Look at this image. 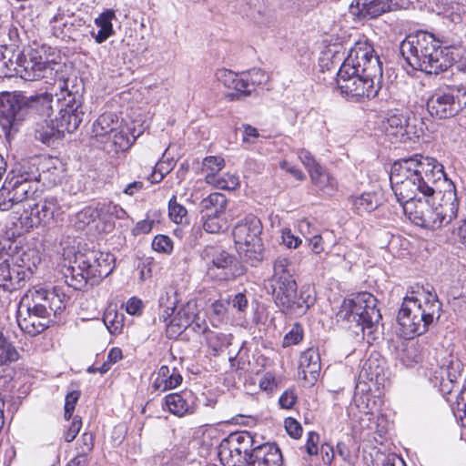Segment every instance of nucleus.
<instances>
[{
  "instance_id": "23",
  "label": "nucleus",
  "mask_w": 466,
  "mask_h": 466,
  "mask_svg": "<svg viewBox=\"0 0 466 466\" xmlns=\"http://www.w3.org/2000/svg\"><path fill=\"white\" fill-rule=\"evenodd\" d=\"M350 208L357 215L362 216L377 209L381 205V199L376 192H364L358 196L348 198Z\"/></svg>"
},
{
  "instance_id": "22",
  "label": "nucleus",
  "mask_w": 466,
  "mask_h": 466,
  "mask_svg": "<svg viewBox=\"0 0 466 466\" xmlns=\"http://www.w3.org/2000/svg\"><path fill=\"white\" fill-rule=\"evenodd\" d=\"M464 370V365L458 358H453L449 360L448 364L442 369V373H445L447 377V382L442 381L441 383V390L443 395L451 394L453 388L459 386L462 380V374Z\"/></svg>"
},
{
  "instance_id": "9",
  "label": "nucleus",
  "mask_w": 466,
  "mask_h": 466,
  "mask_svg": "<svg viewBox=\"0 0 466 466\" xmlns=\"http://www.w3.org/2000/svg\"><path fill=\"white\" fill-rule=\"evenodd\" d=\"M47 59L43 48L28 47L15 53L12 48L0 46V77L19 76L26 81L51 78L57 71L45 67Z\"/></svg>"
},
{
  "instance_id": "44",
  "label": "nucleus",
  "mask_w": 466,
  "mask_h": 466,
  "mask_svg": "<svg viewBox=\"0 0 466 466\" xmlns=\"http://www.w3.org/2000/svg\"><path fill=\"white\" fill-rule=\"evenodd\" d=\"M180 325L183 327V330L191 329L195 333L203 334L207 337L208 332L210 331L207 321L204 319H201L199 316L196 315L193 319H188L183 321Z\"/></svg>"
},
{
  "instance_id": "36",
  "label": "nucleus",
  "mask_w": 466,
  "mask_h": 466,
  "mask_svg": "<svg viewBox=\"0 0 466 466\" xmlns=\"http://www.w3.org/2000/svg\"><path fill=\"white\" fill-rule=\"evenodd\" d=\"M225 214H201V221L203 228L206 232L211 234H218L225 228H227V220L224 218Z\"/></svg>"
},
{
  "instance_id": "10",
  "label": "nucleus",
  "mask_w": 466,
  "mask_h": 466,
  "mask_svg": "<svg viewBox=\"0 0 466 466\" xmlns=\"http://www.w3.org/2000/svg\"><path fill=\"white\" fill-rule=\"evenodd\" d=\"M269 283L276 306L286 315L302 316L316 301L309 288L303 287L298 293L294 277L270 279Z\"/></svg>"
},
{
  "instance_id": "47",
  "label": "nucleus",
  "mask_w": 466,
  "mask_h": 466,
  "mask_svg": "<svg viewBox=\"0 0 466 466\" xmlns=\"http://www.w3.org/2000/svg\"><path fill=\"white\" fill-rule=\"evenodd\" d=\"M152 248L159 253L171 254L173 251V241L166 235H157L152 241Z\"/></svg>"
},
{
  "instance_id": "25",
  "label": "nucleus",
  "mask_w": 466,
  "mask_h": 466,
  "mask_svg": "<svg viewBox=\"0 0 466 466\" xmlns=\"http://www.w3.org/2000/svg\"><path fill=\"white\" fill-rule=\"evenodd\" d=\"M17 323L21 330L30 336H36L48 328V319L24 313L21 309L17 311Z\"/></svg>"
},
{
  "instance_id": "15",
  "label": "nucleus",
  "mask_w": 466,
  "mask_h": 466,
  "mask_svg": "<svg viewBox=\"0 0 466 466\" xmlns=\"http://www.w3.org/2000/svg\"><path fill=\"white\" fill-rule=\"evenodd\" d=\"M417 119L403 113H393L383 122V129L386 136L392 143H406L413 137H419L420 134L416 127Z\"/></svg>"
},
{
  "instance_id": "43",
  "label": "nucleus",
  "mask_w": 466,
  "mask_h": 466,
  "mask_svg": "<svg viewBox=\"0 0 466 466\" xmlns=\"http://www.w3.org/2000/svg\"><path fill=\"white\" fill-rule=\"evenodd\" d=\"M253 19L260 25H269L276 20L275 10L268 5H262L253 15Z\"/></svg>"
},
{
  "instance_id": "37",
  "label": "nucleus",
  "mask_w": 466,
  "mask_h": 466,
  "mask_svg": "<svg viewBox=\"0 0 466 466\" xmlns=\"http://www.w3.org/2000/svg\"><path fill=\"white\" fill-rule=\"evenodd\" d=\"M232 89L235 92L228 95L231 100L240 99L251 95L253 91L249 86V82L245 72L237 75V79Z\"/></svg>"
},
{
  "instance_id": "62",
  "label": "nucleus",
  "mask_w": 466,
  "mask_h": 466,
  "mask_svg": "<svg viewBox=\"0 0 466 466\" xmlns=\"http://www.w3.org/2000/svg\"><path fill=\"white\" fill-rule=\"evenodd\" d=\"M182 376L174 369L167 379L161 380L164 384L163 390L177 387L182 382Z\"/></svg>"
},
{
  "instance_id": "35",
  "label": "nucleus",
  "mask_w": 466,
  "mask_h": 466,
  "mask_svg": "<svg viewBox=\"0 0 466 466\" xmlns=\"http://www.w3.org/2000/svg\"><path fill=\"white\" fill-rule=\"evenodd\" d=\"M99 217L97 208L93 207H86L82 210L78 211L73 219L74 227L77 230H84L91 223L95 222Z\"/></svg>"
},
{
  "instance_id": "55",
  "label": "nucleus",
  "mask_w": 466,
  "mask_h": 466,
  "mask_svg": "<svg viewBox=\"0 0 466 466\" xmlns=\"http://www.w3.org/2000/svg\"><path fill=\"white\" fill-rule=\"evenodd\" d=\"M237 73L226 68L218 69L216 72V77L218 81L222 83L226 87L229 89H232L237 79Z\"/></svg>"
},
{
  "instance_id": "59",
  "label": "nucleus",
  "mask_w": 466,
  "mask_h": 466,
  "mask_svg": "<svg viewBox=\"0 0 466 466\" xmlns=\"http://www.w3.org/2000/svg\"><path fill=\"white\" fill-rule=\"evenodd\" d=\"M282 241L283 244L289 248H296L301 244V239L296 237L289 228L282 229Z\"/></svg>"
},
{
  "instance_id": "50",
  "label": "nucleus",
  "mask_w": 466,
  "mask_h": 466,
  "mask_svg": "<svg viewBox=\"0 0 466 466\" xmlns=\"http://www.w3.org/2000/svg\"><path fill=\"white\" fill-rule=\"evenodd\" d=\"M303 339V328L296 322L291 329L285 335L283 339V346L289 347L298 344Z\"/></svg>"
},
{
  "instance_id": "38",
  "label": "nucleus",
  "mask_w": 466,
  "mask_h": 466,
  "mask_svg": "<svg viewBox=\"0 0 466 466\" xmlns=\"http://www.w3.org/2000/svg\"><path fill=\"white\" fill-rule=\"evenodd\" d=\"M168 216L176 224L188 223L187 210L177 201L175 195H173L168 201Z\"/></svg>"
},
{
  "instance_id": "56",
  "label": "nucleus",
  "mask_w": 466,
  "mask_h": 466,
  "mask_svg": "<svg viewBox=\"0 0 466 466\" xmlns=\"http://www.w3.org/2000/svg\"><path fill=\"white\" fill-rule=\"evenodd\" d=\"M164 299V297L159 299L160 312L158 314V318L160 321L165 322L168 327V323L172 319L171 317L175 312L176 306L175 302H172L170 305H165Z\"/></svg>"
},
{
  "instance_id": "32",
  "label": "nucleus",
  "mask_w": 466,
  "mask_h": 466,
  "mask_svg": "<svg viewBox=\"0 0 466 466\" xmlns=\"http://www.w3.org/2000/svg\"><path fill=\"white\" fill-rule=\"evenodd\" d=\"M400 360L406 367H412L422 360L420 346L413 341L405 344L400 352Z\"/></svg>"
},
{
  "instance_id": "42",
  "label": "nucleus",
  "mask_w": 466,
  "mask_h": 466,
  "mask_svg": "<svg viewBox=\"0 0 466 466\" xmlns=\"http://www.w3.org/2000/svg\"><path fill=\"white\" fill-rule=\"evenodd\" d=\"M245 73L252 91H255L257 87L264 86L269 80L268 73L260 68H252Z\"/></svg>"
},
{
  "instance_id": "41",
  "label": "nucleus",
  "mask_w": 466,
  "mask_h": 466,
  "mask_svg": "<svg viewBox=\"0 0 466 466\" xmlns=\"http://www.w3.org/2000/svg\"><path fill=\"white\" fill-rule=\"evenodd\" d=\"M197 314L190 311V307L187 305L185 308H182L177 315L169 321L167 332L172 331L173 333L181 332L183 330L182 325H180L183 321L188 319H193Z\"/></svg>"
},
{
  "instance_id": "26",
  "label": "nucleus",
  "mask_w": 466,
  "mask_h": 466,
  "mask_svg": "<svg viewBox=\"0 0 466 466\" xmlns=\"http://www.w3.org/2000/svg\"><path fill=\"white\" fill-rule=\"evenodd\" d=\"M228 438L230 446L235 451L238 449V452L243 455L246 464L248 462V457L255 451L257 445L254 436L249 431H243L230 433Z\"/></svg>"
},
{
  "instance_id": "63",
  "label": "nucleus",
  "mask_w": 466,
  "mask_h": 466,
  "mask_svg": "<svg viewBox=\"0 0 466 466\" xmlns=\"http://www.w3.org/2000/svg\"><path fill=\"white\" fill-rule=\"evenodd\" d=\"M80 441L82 444H79V447L77 448V450H79L78 452L88 455V453L93 450L94 447V437L92 433L85 432L81 436Z\"/></svg>"
},
{
  "instance_id": "8",
  "label": "nucleus",
  "mask_w": 466,
  "mask_h": 466,
  "mask_svg": "<svg viewBox=\"0 0 466 466\" xmlns=\"http://www.w3.org/2000/svg\"><path fill=\"white\" fill-rule=\"evenodd\" d=\"M115 267L116 258L112 253L83 248L75 254L73 264L64 273L66 283L76 290H83L88 284L98 285Z\"/></svg>"
},
{
  "instance_id": "58",
  "label": "nucleus",
  "mask_w": 466,
  "mask_h": 466,
  "mask_svg": "<svg viewBox=\"0 0 466 466\" xmlns=\"http://www.w3.org/2000/svg\"><path fill=\"white\" fill-rule=\"evenodd\" d=\"M297 400V395L294 390H286L279 397V403L282 409H290Z\"/></svg>"
},
{
  "instance_id": "6",
  "label": "nucleus",
  "mask_w": 466,
  "mask_h": 466,
  "mask_svg": "<svg viewBox=\"0 0 466 466\" xmlns=\"http://www.w3.org/2000/svg\"><path fill=\"white\" fill-rule=\"evenodd\" d=\"M441 196V201L434 207L430 198H419L416 202H410L403 209L405 215L415 225L435 230L447 225L457 217L459 200L455 185L452 181H445L441 194H435L433 199Z\"/></svg>"
},
{
  "instance_id": "51",
  "label": "nucleus",
  "mask_w": 466,
  "mask_h": 466,
  "mask_svg": "<svg viewBox=\"0 0 466 466\" xmlns=\"http://www.w3.org/2000/svg\"><path fill=\"white\" fill-rule=\"evenodd\" d=\"M229 337H230L229 335H227L225 333L216 332V331L210 330L209 332H208V335H207L206 338H207L208 345L214 350H218L223 346L228 344V339Z\"/></svg>"
},
{
  "instance_id": "40",
  "label": "nucleus",
  "mask_w": 466,
  "mask_h": 466,
  "mask_svg": "<svg viewBox=\"0 0 466 466\" xmlns=\"http://www.w3.org/2000/svg\"><path fill=\"white\" fill-rule=\"evenodd\" d=\"M66 295L61 291L59 288L55 287L49 293V305H48V312L51 316H56L61 313L66 308L65 303Z\"/></svg>"
},
{
  "instance_id": "2",
  "label": "nucleus",
  "mask_w": 466,
  "mask_h": 466,
  "mask_svg": "<svg viewBox=\"0 0 466 466\" xmlns=\"http://www.w3.org/2000/svg\"><path fill=\"white\" fill-rule=\"evenodd\" d=\"M367 41H358L349 50L337 74L340 93L355 102L378 96L382 87V64Z\"/></svg>"
},
{
  "instance_id": "39",
  "label": "nucleus",
  "mask_w": 466,
  "mask_h": 466,
  "mask_svg": "<svg viewBox=\"0 0 466 466\" xmlns=\"http://www.w3.org/2000/svg\"><path fill=\"white\" fill-rule=\"evenodd\" d=\"M5 179L8 181L9 185L14 188L13 190L15 191L16 198H18V200H20L21 203L27 200L37 190L36 187L21 182V180L10 177V176H7Z\"/></svg>"
},
{
  "instance_id": "13",
  "label": "nucleus",
  "mask_w": 466,
  "mask_h": 466,
  "mask_svg": "<svg viewBox=\"0 0 466 466\" xmlns=\"http://www.w3.org/2000/svg\"><path fill=\"white\" fill-rule=\"evenodd\" d=\"M262 228L260 219L254 215L245 217L233 228L239 256L251 266H257L263 259Z\"/></svg>"
},
{
  "instance_id": "60",
  "label": "nucleus",
  "mask_w": 466,
  "mask_h": 466,
  "mask_svg": "<svg viewBox=\"0 0 466 466\" xmlns=\"http://www.w3.org/2000/svg\"><path fill=\"white\" fill-rule=\"evenodd\" d=\"M82 427V421L80 418L75 417L71 422L68 430L65 432V441L66 442L73 441L78 434Z\"/></svg>"
},
{
  "instance_id": "1",
  "label": "nucleus",
  "mask_w": 466,
  "mask_h": 466,
  "mask_svg": "<svg viewBox=\"0 0 466 466\" xmlns=\"http://www.w3.org/2000/svg\"><path fill=\"white\" fill-rule=\"evenodd\" d=\"M390 180L394 195L403 209L406 205L442 192L447 178L443 166L435 158L415 155L392 164Z\"/></svg>"
},
{
  "instance_id": "12",
  "label": "nucleus",
  "mask_w": 466,
  "mask_h": 466,
  "mask_svg": "<svg viewBox=\"0 0 466 466\" xmlns=\"http://www.w3.org/2000/svg\"><path fill=\"white\" fill-rule=\"evenodd\" d=\"M202 258L207 263V277L218 283L233 281L247 271L239 258L220 245L206 246Z\"/></svg>"
},
{
  "instance_id": "18",
  "label": "nucleus",
  "mask_w": 466,
  "mask_h": 466,
  "mask_svg": "<svg viewBox=\"0 0 466 466\" xmlns=\"http://www.w3.org/2000/svg\"><path fill=\"white\" fill-rule=\"evenodd\" d=\"M283 458L280 450L274 443L258 444L248 457L245 466H282Z\"/></svg>"
},
{
  "instance_id": "52",
  "label": "nucleus",
  "mask_w": 466,
  "mask_h": 466,
  "mask_svg": "<svg viewBox=\"0 0 466 466\" xmlns=\"http://www.w3.org/2000/svg\"><path fill=\"white\" fill-rule=\"evenodd\" d=\"M80 395L81 392L79 390H72L66 394L64 407V417L66 420H69L72 418Z\"/></svg>"
},
{
  "instance_id": "28",
  "label": "nucleus",
  "mask_w": 466,
  "mask_h": 466,
  "mask_svg": "<svg viewBox=\"0 0 466 466\" xmlns=\"http://www.w3.org/2000/svg\"><path fill=\"white\" fill-rule=\"evenodd\" d=\"M299 368L305 379L309 374L311 382L316 380L320 371V357L318 350L313 348L305 350L299 359Z\"/></svg>"
},
{
  "instance_id": "64",
  "label": "nucleus",
  "mask_w": 466,
  "mask_h": 466,
  "mask_svg": "<svg viewBox=\"0 0 466 466\" xmlns=\"http://www.w3.org/2000/svg\"><path fill=\"white\" fill-rule=\"evenodd\" d=\"M259 137L258 131L256 127L250 125H243V142L253 144Z\"/></svg>"
},
{
  "instance_id": "17",
  "label": "nucleus",
  "mask_w": 466,
  "mask_h": 466,
  "mask_svg": "<svg viewBox=\"0 0 466 466\" xmlns=\"http://www.w3.org/2000/svg\"><path fill=\"white\" fill-rule=\"evenodd\" d=\"M298 157L309 173L312 183L320 189H333L336 181L314 158L311 153L306 149H299Z\"/></svg>"
},
{
  "instance_id": "4",
  "label": "nucleus",
  "mask_w": 466,
  "mask_h": 466,
  "mask_svg": "<svg viewBox=\"0 0 466 466\" xmlns=\"http://www.w3.org/2000/svg\"><path fill=\"white\" fill-rule=\"evenodd\" d=\"M54 97L47 93L27 96L23 92L0 94V126L9 138L16 133L21 124L34 115L50 117L53 114Z\"/></svg>"
},
{
  "instance_id": "30",
  "label": "nucleus",
  "mask_w": 466,
  "mask_h": 466,
  "mask_svg": "<svg viewBox=\"0 0 466 466\" xmlns=\"http://www.w3.org/2000/svg\"><path fill=\"white\" fill-rule=\"evenodd\" d=\"M28 208L31 209V215L41 218V224H46L54 218L59 207L56 197H47L38 203L28 204Z\"/></svg>"
},
{
  "instance_id": "54",
  "label": "nucleus",
  "mask_w": 466,
  "mask_h": 466,
  "mask_svg": "<svg viewBox=\"0 0 466 466\" xmlns=\"http://www.w3.org/2000/svg\"><path fill=\"white\" fill-rule=\"evenodd\" d=\"M18 220L21 228L26 231L41 224V218H37L35 215H31L30 208L29 210L25 208Z\"/></svg>"
},
{
  "instance_id": "45",
  "label": "nucleus",
  "mask_w": 466,
  "mask_h": 466,
  "mask_svg": "<svg viewBox=\"0 0 466 466\" xmlns=\"http://www.w3.org/2000/svg\"><path fill=\"white\" fill-rule=\"evenodd\" d=\"M225 167V160L221 157L209 156L203 159L202 170L206 174H217Z\"/></svg>"
},
{
  "instance_id": "7",
  "label": "nucleus",
  "mask_w": 466,
  "mask_h": 466,
  "mask_svg": "<svg viewBox=\"0 0 466 466\" xmlns=\"http://www.w3.org/2000/svg\"><path fill=\"white\" fill-rule=\"evenodd\" d=\"M441 302L435 294L411 291L406 295L398 312L397 322L405 339L424 334L440 318Z\"/></svg>"
},
{
  "instance_id": "46",
  "label": "nucleus",
  "mask_w": 466,
  "mask_h": 466,
  "mask_svg": "<svg viewBox=\"0 0 466 466\" xmlns=\"http://www.w3.org/2000/svg\"><path fill=\"white\" fill-rule=\"evenodd\" d=\"M273 269L274 274L271 279H278L280 277H293L290 272V261L287 258L279 257L276 258L274 261Z\"/></svg>"
},
{
  "instance_id": "19",
  "label": "nucleus",
  "mask_w": 466,
  "mask_h": 466,
  "mask_svg": "<svg viewBox=\"0 0 466 466\" xmlns=\"http://www.w3.org/2000/svg\"><path fill=\"white\" fill-rule=\"evenodd\" d=\"M396 5L393 0H365L361 5L357 0L356 5H350V11L360 19L376 18L394 10Z\"/></svg>"
},
{
  "instance_id": "14",
  "label": "nucleus",
  "mask_w": 466,
  "mask_h": 466,
  "mask_svg": "<svg viewBox=\"0 0 466 466\" xmlns=\"http://www.w3.org/2000/svg\"><path fill=\"white\" fill-rule=\"evenodd\" d=\"M426 106L435 119L454 117L462 110L459 90L449 86L439 87L428 97Z\"/></svg>"
},
{
  "instance_id": "31",
  "label": "nucleus",
  "mask_w": 466,
  "mask_h": 466,
  "mask_svg": "<svg viewBox=\"0 0 466 466\" xmlns=\"http://www.w3.org/2000/svg\"><path fill=\"white\" fill-rule=\"evenodd\" d=\"M218 456L224 466L245 465L243 455H241L238 450L235 451L232 449L228 436L221 441L218 450Z\"/></svg>"
},
{
  "instance_id": "29",
  "label": "nucleus",
  "mask_w": 466,
  "mask_h": 466,
  "mask_svg": "<svg viewBox=\"0 0 466 466\" xmlns=\"http://www.w3.org/2000/svg\"><path fill=\"white\" fill-rule=\"evenodd\" d=\"M228 206L227 197L218 192L209 194L207 198H203L199 203L200 214H225Z\"/></svg>"
},
{
  "instance_id": "11",
  "label": "nucleus",
  "mask_w": 466,
  "mask_h": 466,
  "mask_svg": "<svg viewBox=\"0 0 466 466\" xmlns=\"http://www.w3.org/2000/svg\"><path fill=\"white\" fill-rule=\"evenodd\" d=\"M377 303V299L371 293H359L352 299L343 301L337 316L349 323H355V327L363 336L366 332L370 336L381 319Z\"/></svg>"
},
{
  "instance_id": "61",
  "label": "nucleus",
  "mask_w": 466,
  "mask_h": 466,
  "mask_svg": "<svg viewBox=\"0 0 466 466\" xmlns=\"http://www.w3.org/2000/svg\"><path fill=\"white\" fill-rule=\"evenodd\" d=\"M65 15H55L50 20V25L56 36H59L60 35H63L65 33L64 28L66 26V21H65Z\"/></svg>"
},
{
  "instance_id": "20",
  "label": "nucleus",
  "mask_w": 466,
  "mask_h": 466,
  "mask_svg": "<svg viewBox=\"0 0 466 466\" xmlns=\"http://www.w3.org/2000/svg\"><path fill=\"white\" fill-rule=\"evenodd\" d=\"M42 118L44 119V123L37 124L35 128L34 137L37 141L48 147H52L56 142L65 137V133H67V129H65L60 125V119L56 116L54 120H51V125L47 123L48 117Z\"/></svg>"
},
{
  "instance_id": "3",
  "label": "nucleus",
  "mask_w": 466,
  "mask_h": 466,
  "mask_svg": "<svg viewBox=\"0 0 466 466\" xmlns=\"http://www.w3.org/2000/svg\"><path fill=\"white\" fill-rule=\"evenodd\" d=\"M45 67L57 69L51 78H41L49 86L59 89L56 94V104L58 109L57 118L60 125L67 129V133L76 131L86 115L83 94L85 85L81 78L76 76H66V65L55 60L46 61Z\"/></svg>"
},
{
  "instance_id": "49",
  "label": "nucleus",
  "mask_w": 466,
  "mask_h": 466,
  "mask_svg": "<svg viewBox=\"0 0 466 466\" xmlns=\"http://www.w3.org/2000/svg\"><path fill=\"white\" fill-rule=\"evenodd\" d=\"M116 17L115 11L107 9L101 13L98 17L95 19L96 28L106 29V31L114 34L112 20Z\"/></svg>"
},
{
  "instance_id": "5",
  "label": "nucleus",
  "mask_w": 466,
  "mask_h": 466,
  "mask_svg": "<svg viewBox=\"0 0 466 466\" xmlns=\"http://www.w3.org/2000/svg\"><path fill=\"white\" fill-rule=\"evenodd\" d=\"M400 52L410 67L428 75H439L451 66L448 49L426 31L407 35L400 45Z\"/></svg>"
},
{
  "instance_id": "16",
  "label": "nucleus",
  "mask_w": 466,
  "mask_h": 466,
  "mask_svg": "<svg viewBox=\"0 0 466 466\" xmlns=\"http://www.w3.org/2000/svg\"><path fill=\"white\" fill-rule=\"evenodd\" d=\"M32 271L29 267L10 262L0 264V288L5 291L12 292L23 288L26 279H29Z\"/></svg>"
},
{
  "instance_id": "21",
  "label": "nucleus",
  "mask_w": 466,
  "mask_h": 466,
  "mask_svg": "<svg viewBox=\"0 0 466 466\" xmlns=\"http://www.w3.org/2000/svg\"><path fill=\"white\" fill-rule=\"evenodd\" d=\"M193 393L184 390L178 393H170L165 397V404L168 410L178 417L194 412Z\"/></svg>"
},
{
  "instance_id": "27",
  "label": "nucleus",
  "mask_w": 466,
  "mask_h": 466,
  "mask_svg": "<svg viewBox=\"0 0 466 466\" xmlns=\"http://www.w3.org/2000/svg\"><path fill=\"white\" fill-rule=\"evenodd\" d=\"M118 116L114 113H104L98 116L93 126L96 137L111 139L112 133L119 128Z\"/></svg>"
},
{
  "instance_id": "24",
  "label": "nucleus",
  "mask_w": 466,
  "mask_h": 466,
  "mask_svg": "<svg viewBox=\"0 0 466 466\" xmlns=\"http://www.w3.org/2000/svg\"><path fill=\"white\" fill-rule=\"evenodd\" d=\"M7 176L19 179L21 182L36 187L40 179L41 174L35 163V159L23 160L15 167Z\"/></svg>"
},
{
  "instance_id": "34",
  "label": "nucleus",
  "mask_w": 466,
  "mask_h": 466,
  "mask_svg": "<svg viewBox=\"0 0 466 466\" xmlns=\"http://www.w3.org/2000/svg\"><path fill=\"white\" fill-rule=\"evenodd\" d=\"M135 137H133V140L130 139L128 133L123 129H116V132L112 133L111 139H103L102 142L109 143L111 149L116 153L123 152L127 150L132 145Z\"/></svg>"
},
{
  "instance_id": "57",
  "label": "nucleus",
  "mask_w": 466,
  "mask_h": 466,
  "mask_svg": "<svg viewBox=\"0 0 466 466\" xmlns=\"http://www.w3.org/2000/svg\"><path fill=\"white\" fill-rule=\"evenodd\" d=\"M285 429L288 434L294 439H299L302 434V426L293 418L285 420Z\"/></svg>"
},
{
  "instance_id": "33",
  "label": "nucleus",
  "mask_w": 466,
  "mask_h": 466,
  "mask_svg": "<svg viewBox=\"0 0 466 466\" xmlns=\"http://www.w3.org/2000/svg\"><path fill=\"white\" fill-rule=\"evenodd\" d=\"M205 181L209 185L224 190H234L239 185L238 177L231 174H226L222 177H217L214 174H206Z\"/></svg>"
},
{
  "instance_id": "48",
  "label": "nucleus",
  "mask_w": 466,
  "mask_h": 466,
  "mask_svg": "<svg viewBox=\"0 0 466 466\" xmlns=\"http://www.w3.org/2000/svg\"><path fill=\"white\" fill-rule=\"evenodd\" d=\"M51 290L46 289L43 288L35 289V290H29V294H26L21 300V305L23 306L26 301L31 299L32 301H35V299H39V304H43L46 307V309H48L49 305V293Z\"/></svg>"
},
{
  "instance_id": "53",
  "label": "nucleus",
  "mask_w": 466,
  "mask_h": 466,
  "mask_svg": "<svg viewBox=\"0 0 466 466\" xmlns=\"http://www.w3.org/2000/svg\"><path fill=\"white\" fill-rule=\"evenodd\" d=\"M25 306V311L24 313H30V315H35L44 319H48L50 317L48 309L43 304H39V299H35V301L29 302L26 301L23 307ZM22 305L20 306V309Z\"/></svg>"
}]
</instances>
